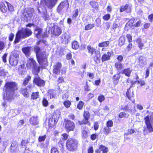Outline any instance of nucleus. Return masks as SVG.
<instances>
[{
	"label": "nucleus",
	"mask_w": 153,
	"mask_h": 153,
	"mask_svg": "<svg viewBox=\"0 0 153 153\" xmlns=\"http://www.w3.org/2000/svg\"><path fill=\"white\" fill-rule=\"evenodd\" d=\"M82 137L85 138L87 137L88 134V128L84 127L82 130Z\"/></svg>",
	"instance_id": "obj_20"
},
{
	"label": "nucleus",
	"mask_w": 153,
	"mask_h": 153,
	"mask_svg": "<svg viewBox=\"0 0 153 153\" xmlns=\"http://www.w3.org/2000/svg\"><path fill=\"white\" fill-rule=\"evenodd\" d=\"M106 125L108 127H110L112 126L113 122L112 120H109L107 122Z\"/></svg>",
	"instance_id": "obj_51"
},
{
	"label": "nucleus",
	"mask_w": 153,
	"mask_h": 153,
	"mask_svg": "<svg viewBox=\"0 0 153 153\" xmlns=\"http://www.w3.org/2000/svg\"><path fill=\"white\" fill-rule=\"evenodd\" d=\"M6 3L8 6V9L11 12L13 11L14 10L13 7L8 2H6Z\"/></svg>",
	"instance_id": "obj_47"
},
{
	"label": "nucleus",
	"mask_w": 153,
	"mask_h": 153,
	"mask_svg": "<svg viewBox=\"0 0 153 153\" xmlns=\"http://www.w3.org/2000/svg\"><path fill=\"white\" fill-rule=\"evenodd\" d=\"M88 119H83L81 121H79L78 123H79L80 125L82 124H88V125H90V123L88 122Z\"/></svg>",
	"instance_id": "obj_39"
},
{
	"label": "nucleus",
	"mask_w": 153,
	"mask_h": 153,
	"mask_svg": "<svg viewBox=\"0 0 153 153\" xmlns=\"http://www.w3.org/2000/svg\"><path fill=\"white\" fill-rule=\"evenodd\" d=\"M21 92L25 97H28L29 96V94L27 91V89L25 88L22 89Z\"/></svg>",
	"instance_id": "obj_38"
},
{
	"label": "nucleus",
	"mask_w": 153,
	"mask_h": 153,
	"mask_svg": "<svg viewBox=\"0 0 153 153\" xmlns=\"http://www.w3.org/2000/svg\"><path fill=\"white\" fill-rule=\"evenodd\" d=\"M69 7V4L68 1H64L61 2L58 6L57 9V11L59 12L62 9H67Z\"/></svg>",
	"instance_id": "obj_7"
},
{
	"label": "nucleus",
	"mask_w": 153,
	"mask_h": 153,
	"mask_svg": "<svg viewBox=\"0 0 153 153\" xmlns=\"http://www.w3.org/2000/svg\"><path fill=\"white\" fill-rule=\"evenodd\" d=\"M48 93L49 95L50 98L52 99L56 97V93L55 91L53 90H48Z\"/></svg>",
	"instance_id": "obj_24"
},
{
	"label": "nucleus",
	"mask_w": 153,
	"mask_h": 153,
	"mask_svg": "<svg viewBox=\"0 0 153 153\" xmlns=\"http://www.w3.org/2000/svg\"><path fill=\"white\" fill-rule=\"evenodd\" d=\"M46 135H44L43 136H40L39 137L38 140L39 142H41L44 141L46 138Z\"/></svg>",
	"instance_id": "obj_52"
},
{
	"label": "nucleus",
	"mask_w": 153,
	"mask_h": 153,
	"mask_svg": "<svg viewBox=\"0 0 153 153\" xmlns=\"http://www.w3.org/2000/svg\"><path fill=\"white\" fill-rule=\"evenodd\" d=\"M94 150L92 146L90 147L88 150V153H93Z\"/></svg>",
	"instance_id": "obj_64"
},
{
	"label": "nucleus",
	"mask_w": 153,
	"mask_h": 153,
	"mask_svg": "<svg viewBox=\"0 0 153 153\" xmlns=\"http://www.w3.org/2000/svg\"><path fill=\"white\" fill-rule=\"evenodd\" d=\"M22 29L24 34H25L24 35L25 38L29 36L32 34V32L30 29L26 28H22Z\"/></svg>",
	"instance_id": "obj_16"
},
{
	"label": "nucleus",
	"mask_w": 153,
	"mask_h": 153,
	"mask_svg": "<svg viewBox=\"0 0 153 153\" xmlns=\"http://www.w3.org/2000/svg\"><path fill=\"white\" fill-rule=\"evenodd\" d=\"M51 153H59V152L56 148L53 147L51 149Z\"/></svg>",
	"instance_id": "obj_53"
},
{
	"label": "nucleus",
	"mask_w": 153,
	"mask_h": 153,
	"mask_svg": "<svg viewBox=\"0 0 153 153\" xmlns=\"http://www.w3.org/2000/svg\"><path fill=\"white\" fill-rule=\"evenodd\" d=\"M30 123L33 125H37L38 124L37 117L36 116H33L31 117L30 120Z\"/></svg>",
	"instance_id": "obj_18"
},
{
	"label": "nucleus",
	"mask_w": 153,
	"mask_h": 153,
	"mask_svg": "<svg viewBox=\"0 0 153 153\" xmlns=\"http://www.w3.org/2000/svg\"><path fill=\"white\" fill-rule=\"evenodd\" d=\"M62 67L61 64L60 62H57L53 66V73L55 74L59 75L60 73V69Z\"/></svg>",
	"instance_id": "obj_9"
},
{
	"label": "nucleus",
	"mask_w": 153,
	"mask_h": 153,
	"mask_svg": "<svg viewBox=\"0 0 153 153\" xmlns=\"http://www.w3.org/2000/svg\"><path fill=\"white\" fill-rule=\"evenodd\" d=\"M126 95L128 98L130 100L133 102V91H131L130 90V88L128 89L126 92Z\"/></svg>",
	"instance_id": "obj_15"
},
{
	"label": "nucleus",
	"mask_w": 153,
	"mask_h": 153,
	"mask_svg": "<svg viewBox=\"0 0 153 153\" xmlns=\"http://www.w3.org/2000/svg\"><path fill=\"white\" fill-rule=\"evenodd\" d=\"M131 6L130 5L126 4L125 6H122L120 7V12H122L126 11L127 13H129L131 11Z\"/></svg>",
	"instance_id": "obj_12"
},
{
	"label": "nucleus",
	"mask_w": 153,
	"mask_h": 153,
	"mask_svg": "<svg viewBox=\"0 0 153 153\" xmlns=\"http://www.w3.org/2000/svg\"><path fill=\"white\" fill-rule=\"evenodd\" d=\"M84 103L83 102L80 101L77 106V108L79 109H81L83 107Z\"/></svg>",
	"instance_id": "obj_50"
},
{
	"label": "nucleus",
	"mask_w": 153,
	"mask_h": 153,
	"mask_svg": "<svg viewBox=\"0 0 153 153\" xmlns=\"http://www.w3.org/2000/svg\"><path fill=\"white\" fill-rule=\"evenodd\" d=\"M115 67L118 70H120L123 68L122 64L120 62H116L115 64Z\"/></svg>",
	"instance_id": "obj_31"
},
{
	"label": "nucleus",
	"mask_w": 153,
	"mask_h": 153,
	"mask_svg": "<svg viewBox=\"0 0 153 153\" xmlns=\"http://www.w3.org/2000/svg\"><path fill=\"white\" fill-rule=\"evenodd\" d=\"M59 117V114L54 113L52 118H50L49 120V125L50 127H52L57 122Z\"/></svg>",
	"instance_id": "obj_6"
},
{
	"label": "nucleus",
	"mask_w": 153,
	"mask_h": 153,
	"mask_svg": "<svg viewBox=\"0 0 153 153\" xmlns=\"http://www.w3.org/2000/svg\"><path fill=\"white\" fill-rule=\"evenodd\" d=\"M10 64L12 65H16L17 64V61L16 60H13V59H10L9 60Z\"/></svg>",
	"instance_id": "obj_49"
},
{
	"label": "nucleus",
	"mask_w": 153,
	"mask_h": 153,
	"mask_svg": "<svg viewBox=\"0 0 153 153\" xmlns=\"http://www.w3.org/2000/svg\"><path fill=\"white\" fill-rule=\"evenodd\" d=\"M5 46V44L3 42L0 41V51L2 50Z\"/></svg>",
	"instance_id": "obj_58"
},
{
	"label": "nucleus",
	"mask_w": 153,
	"mask_h": 153,
	"mask_svg": "<svg viewBox=\"0 0 153 153\" xmlns=\"http://www.w3.org/2000/svg\"><path fill=\"white\" fill-rule=\"evenodd\" d=\"M22 28L19 30L17 33L15 40L14 43L16 44L19 42L21 39L25 38V34H24Z\"/></svg>",
	"instance_id": "obj_5"
},
{
	"label": "nucleus",
	"mask_w": 153,
	"mask_h": 153,
	"mask_svg": "<svg viewBox=\"0 0 153 153\" xmlns=\"http://www.w3.org/2000/svg\"><path fill=\"white\" fill-rule=\"evenodd\" d=\"M123 109L129 112H134L135 111V107L133 109L129 108V107L128 105L126 106Z\"/></svg>",
	"instance_id": "obj_43"
},
{
	"label": "nucleus",
	"mask_w": 153,
	"mask_h": 153,
	"mask_svg": "<svg viewBox=\"0 0 153 153\" xmlns=\"http://www.w3.org/2000/svg\"><path fill=\"white\" fill-rule=\"evenodd\" d=\"M64 81V79L62 77H59L58 79V82L59 83L63 82Z\"/></svg>",
	"instance_id": "obj_63"
},
{
	"label": "nucleus",
	"mask_w": 153,
	"mask_h": 153,
	"mask_svg": "<svg viewBox=\"0 0 153 153\" xmlns=\"http://www.w3.org/2000/svg\"><path fill=\"white\" fill-rule=\"evenodd\" d=\"M62 139L63 140H66L68 138V135L66 134H64L62 135Z\"/></svg>",
	"instance_id": "obj_62"
},
{
	"label": "nucleus",
	"mask_w": 153,
	"mask_h": 153,
	"mask_svg": "<svg viewBox=\"0 0 153 153\" xmlns=\"http://www.w3.org/2000/svg\"><path fill=\"white\" fill-rule=\"evenodd\" d=\"M111 53L110 52H108L107 54H103L102 58V61H105L109 59L110 56H111Z\"/></svg>",
	"instance_id": "obj_17"
},
{
	"label": "nucleus",
	"mask_w": 153,
	"mask_h": 153,
	"mask_svg": "<svg viewBox=\"0 0 153 153\" xmlns=\"http://www.w3.org/2000/svg\"><path fill=\"white\" fill-rule=\"evenodd\" d=\"M31 77L30 76H27L24 79L23 82V85H26L29 82V81L31 79Z\"/></svg>",
	"instance_id": "obj_36"
},
{
	"label": "nucleus",
	"mask_w": 153,
	"mask_h": 153,
	"mask_svg": "<svg viewBox=\"0 0 153 153\" xmlns=\"http://www.w3.org/2000/svg\"><path fill=\"white\" fill-rule=\"evenodd\" d=\"M94 27V24H89L86 25L85 27V30H88L92 29Z\"/></svg>",
	"instance_id": "obj_32"
},
{
	"label": "nucleus",
	"mask_w": 153,
	"mask_h": 153,
	"mask_svg": "<svg viewBox=\"0 0 153 153\" xmlns=\"http://www.w3.org/2000/svg\"><path fill=\"white\" fill-rule=\"evenodd\" d=\"M110 15L109 14H107L105 15L103 17V19L106 21L108 20L110 18Z\"/></svg>",
	"instance_id": "obj_57"
},
{
	"label": "nucleus",
	"mask_w": 153,
	"mask_h": 153,
	"mask_svg": "<svg viewBox=\"0 0 153 153\" xmlns=\"http://www.w3.org/2000/svg\"><path fill=\"white\" fill-rule=\"evenodd\" d=\"M36 65V62L32 58H29L27 61V67L29 68H33Z\"/></svg>",
	"instance_id": "obj_14"
},
{
	"label": "nucleus",
	"mask_w": 153,
	"mask_h": 153,
	"mask_svg": "<svg viewBox=\"0 0 153 153\" xmlns=\"http://www.w3.org/2000/svg\"><path fill=\"white\" fill-rule=\"evenodd\" d=\"M100 150L103 153H106L108 152V149L105 146L102 145L100 146H99Z\"/></svg>",
	"instance_id": "obj_41"
},
{
	"label": "nucleus",
	"mask_w": 153,
	"mask_h": 153,
	"mask_svg": "<svg viewBox=\"0 0 153 153\" xmlns=\"http://www.w3.org/2000/svg\"><path fill=\"white\" fill-rule=\"evenodd\" d=\"M17 85L13 82H6L4 90L6 93L4 99L10 102L14 98V91L17 89Z\"/></svg>",
	"instance_id": "obj_1"
},
{
	"label": "nucleus",
	"mask_w": 153,
	"mask_h": 153,
	"mask_svg": "<svg viewBox=\"0 0 153 153\" xmlns=\"http://www.w3.org/2000/svg\"><path fill=\"white\" fill-rule=\"evenodd\" d=\"M77 146L78 142L76 140L70 139L67 140L66 147L68 150L74 151L77 149Z\"/></svg>",
	"instance_id": "obj_3"
},
{
	"label": "nucleus",
	"mask_w": 153,
	"mask_h": 153,
	"mask_svg": "<svg viewBox=\"0 0 153 153\" xmlns=\"http://www.w3.org/2000/svg\"><path fill=\"white\" fill-rule=\"evenodd\" d=\"M134 19H131L126 24V25H128L130 26H134L133 24L134 22Z\"/></svg>",
	"instance_id": "obj_48"
},
{
	"label": "nucleus",
	"mask_w": 153,
	"mask_h": 153,
	"mask_svg": "<svg viewBox=\"0 0 153 153\" xmlns=\"http://www.w3.org/2000/svg\"><path fill=\"white\" fill-rule=\"evenodd\" d=\"M42 29L39 28H37L35 31V34L36 36V37L38 39L40 38L41 36H43L41 34Z\"/></svg>",
	"instance_id": "obj_19"
},
{
	"label": "nucleus",
	"mask_w": 153,
	"mask_h": 153,
	"mask_svg": "<svg viewBox=\"0 0 153 153\" xmlns=\"http://www.w3.org/2000/svg\"><path fill=\"white\" fill-rule=\"evenodd\" d=\"M57 0H45L46 6L49 8H52L55 5Z\"/></svg>",
	"instance_id": "obj_13"
},
{
	"label": "nucleus",
	"mask_w": 153,
	"mask_h": 153,
	"mask_svg": "<svg viewBox=\"0 0 153 153\" xmlns=\"http://www.w3.org/2000/svg\"><path fill=\"white\" fill-rule=\"evenodd\" d=\"M119 118H121L123 117L125 118H128L129 116V115L128 114L126 113L125 112H120L119 114Z\"/></svg>",
	"instance_id": "obj_37"
},
{
	"label": "nucleus",
	"mask_w": 153,
	"mask_h": 153,
	"mask_svg": "<svg viewBox=\"0 0 153 153\" xmlns=\"http://www.w3.org/2000/svg\"><path fill=\"white\" fill-rule=\"evenodd\" d=\"M48 101L45 99L44 98L42 100V104L44 106L46 107L48 106Z\"/></svg>",
	"instance_id": "obj_55"
},
{
	"label": "nucleus",
	"mask_w": 153,
	"mask_h": 153,
	"mask_svg": "<svg viewBox=\"0 0 153 153\" xmlns=\"http://www.w3.org/2000/svg\"><path fill=\"white\" fill-rule=\"evenodd\" d=\"M63 37H64L65 41H68L70 38L69 35L66 34H65L63 36Z\"/></svg>",
	"instance_id": "obj_60"
},
{
	"label": "nucleus",
	"mask_w": 153,
	"mask_h": 153,
	"mask_svg": "<svg viewBox=\"0 0 153 153\" xmlns=\"http://www.w3.org/2000/svg\"><path fill=\"white\" fill-rule=\"evenodd\" d=\"M109 41H106L100 43L98 45V46L100 47H106L109 45Z\"/></svg>",
	"instance_id": "obj_29"
},
{
	"label": "nucleus",
	"mask_w": 153,
	"mask_h": 153,
	"mask_svg": "<svg viewBox=\"0 0 153 153\" xmlns=\"http://www.w3.org/2000/svg\"><path fill=\"white\" fill-rule=\"evenodd\" d=\"M34 12V10L33 8H30L27 9V13L28 16L31 17L33 16V13Z\"/></svg>",
	"instance_id": "obj_25"
},
{
	"label": "nucleus",
	"mask_w": 153,
	"mask_h": 153,
	"mask_svg": "<svg viewBox=\"0 0 153 153\" xmlns=\"http://www.w3.org/2000/svg\"><path fill=\"white\" fill-rule=\"evenodd\" d=\"M119 27V25L117 22H114L113 24V28L114 29H116Z\"/></svg>",
	"instance_id": "obj_59"
},
{
	"label": "nucleus",
	"mask_w": 153,
	"mask_h": 153,
	"mask_svg": "<svg viewBox=\"0 0 153 153\" xmlns=\"http://www.w3.org/2000/svg\"><path fill=\"white\" fill-rule=\"evenodd\" d=\"M139 62L140 65L145 64L146 63V59L143 56H140L139 59Z\"/></svg>",
	"instance_id": "obj_26"
},
{
	"label": "nucleus",
	"mask_w": 153,
	"mask_h": 153,
	"mask_svg": "<svg viewBox=\"0 0 153 153\" xmlns=\"http://www.w3.org/2000/svg\"><path fill=\"white\" fill-rule=\"evenodd\" d=\"M52 32L54 36H58L61 34L62 30L60 27L57 26H55L52 28Z\"/></svg>",
	"instance_id": "obj_10"
},
{
	"label": "nucleus",
	"mask_w": 153,
	"mask_h": 153,
	"mask_svg": "<svg viewBox=\"0 0 153 153\" xmlns=\"http://www.w3.org/2000/svg\"><path fill=\"white\" fill-rule=\"evenodd\" d=\"M144 120L145 123L146 127H144L143 131H146L147 130L149 132H153V128L151 123L150 119L148 116L145 117Z\"/></svg>",
	"instance_id": "obj_4"
},
{
	"label": "nucleus",
	"mask_w": 153,
	"mask_h": 153,
	"mask_svg": "<svg viewBox=\"0 0 153 153\" xmlns=\"http://www.w3.org/2000/svg\"><path fill=\"white\" fill-rule=\"evenodd\" d=\"M136 42L138 45V46L140 49L142 50L143 47L144 46V44L142 42V40L138 38L136 40Z\"/></svg>",
	"instance_id": "obj_28"
},
{
	"label": "nucleus",
	"mask_w": 153,
	"mask_h": 153,
	"mask_svg": "<svg viewBox=\"0 0 153 153\" xmlns=\"http://www.w3.org/2000/svg\"><path fill=\"white\" fill-rule=\"evenodd\" d=\"M22 51L27 56H28L30 54V48L26 47L22 49Z\"/></svg>",
	"instance_id": "obj_21"
},
{
	"label": "nucleus",
	"mask_w": 153,
	"mask_h": 153,
	"mask_svg": "<svg viewBox=\"0 0 153 153\" xmlns=\"http://www.w3.org/2000/svg\"><path fill=\"white\" fill-rule=\"evenodd\" d=\"M103 131L106 135H107L111 132V128L109 127H105L104 128Z\"/></svg>",
	"instance_id": "obj_42"
},
{
	"label": "nucleus",
	"mask_w": 153,
	"mask_h": 153,
	"mask_svg": "<svg viewBox=\"0 0 153 153\" xmlns=\"http://www.w3.org/2000/svg\"><path fill=\"white\" fill-rule=\"evenodd\" d=\"M33 82L39 86H44L45 85L44 81L37 75L34 77Z\"/></svg>",
	"instance_id": "obj_11"
},
{
	"label": "nucleus",
	"mask_w": 153,
	"mask_h": 153,
	"mask_svg": "<svg viewBox=\"0 0 153 153\" xmlns=\"http://www.w3.org/2000/svg\"><path fill=\"white\" fill-rule=\"evenodd\" d=\"M40 48L36 46L35 47L34 51L36 52V55L38 61L40 65L44 64L45 67L46 66L47 63V60L46 58V56L45 54V52H44V54L43 55V56H42L41 54H40Z\"/></svg>",
	"instance_id": "obj_2"
},
{
	"label": "nucleus",
	"mask_w": 153,
	"mask_h": 153,
	"mask_svg": "<svg viewBox=\"0 0 153 153\" xmlns=\"http://www.w3.org/2000/svg\"><path fill=\"white\" fill-rule=\"evenodd\" d=\"M11 153H18V149L17 148H15L11 145Z\"/></svg>",
	"instance_id": "obj_44"
},
{
	"label": "nucleus",
	"mask_w": 153,
	"mask_h": 153,
	"mask_svg": "<svg viewBox=\"0 0 153 153\" xmlns=\"http://www.w3.org/2000/svg\"><path fill=\"white\" fill-rule=\"evenodd\" d=\"M90 114L88 111H85L84 113V117L85 119L88 120L90 118Z\"/></svg>",
	"instance_id": "obj_46"
},
{
	"label": "nucleus",
	"mask_w": 153,
	"mask_h": 153,
	"mask_svg": "<svg viewBox=\"0 0 153 153\" xmlns=\"http://www.w3.org/2000/svg\"><path fill=\"white\" fill-rule=\"evenodd\" d=\"M131 72V70L129 68H126L123 70L121 72V73L124 74L126 76H130Z\"/></svg>",
	"instance_id": "obj_23"
},
{
	"label": "nucleus",
	"mask_w": 153,
	"mask_h": 153,
	"mask_svg": "<svg viewBox=\"0 0 153 153\" xmlns=\"http://www.w3.org/2000/svg\"><path fill=\"white\" fill-rule=\"evenodd\" d=\"M90 4L92 7L95 9H97L98 8V3L95 1H91L90 2Z\"/></svg>",
	"instance_id": "obj_30"
},
{
	"label": "nucleus",
	"mask_w": 153,
	"mask_h": 153,
	"mask_svg": "<svg viewBox=\"0 0 153 153\" xmlns=\"http://www.w3.org/2000/svg\"><path fill=\"white\" fill-rule=\"evenodd\" d=\"M0 8L1 11L4 13H6L7 10V8L4 4L2 2H0Z\"/></svg>",
	"instance_id": "obj_22"
},
{
	"label": "nucleus",
	"mask_w": 153,
	"mask_h": 153,
	"mask_svg": "<svg viewBox=\"0 0 153 153\" xmlns=\"http://www.w3.org/2000/svg\"><path fill=\"white\" fill-rule=\"evenodd\" d=\"M33 73L34 74L36 75L39 73V68L36 65L33 67Z\"/></svg>",
	"instance_id": "obj_40"
},
{
	"label": "nucleus",
	"mask_w": 153,
	"mask_h": 153,
	"mask_svg": "<svg viewBox=\"0 0 153 153\" xmlns=\"http://www.w3.org/2000/svg\"><path fill=\"white\" fill-rule=\"evenodd\" d=\"M98 99L100 102H102L105 100V97L103 95L99 96L98 97Z\"/></svg>",
	"instance_id": "obj_54"
},
{
	"label": "nucleus",
	"mask_w": 153,
	"mask_h": 153,
	"mask_svg": "<svg viewBox=\"0 0 153 153\" xmlns=\"http://www.w3.org/2000/svg\"><path fill=\"white\" fill-rule=\"evenodd\" d=\"M87 48L88 51V53H90L91 55H92L94 53H96V49L90 46H88Z\"/></svg>",
	"instance_id": "obj_27"
},
{
	"label": "nucleus",
	"mask_w": 153,
	"mask_h": 153,
	"mask_svg": "<svg viewBox=\"0 0 153 153\" xmlns=\"http://www.w3.org/2000/svg\"><path fill=\"white\" fill-rule=\"evenodd\" d=\"M65 128L68 131H73L75 128L74 123L70 120H67L65 123Z\"/></svg>",
	"instance_id": "obj_8"
},
{
	"label": "nucleus",
	"mask_w": 153,
	"mask_h": 153,
	"mask_svg": "<svg viewBox=\"0 0 153 153\" xmlns=\"http://www.w3.org/2000/svg\"><path fill=\"white\" fill-rule=\"evenodd\" d=\"M64 105L67 108H69L71 104V102L69 100H66L65 101L63 102Z\"/></svg>",
	"instance_id": "obj_45"
},
{
	"label": "nucleus",
	"mask_w": 153,
	"mask_h": 153,
	"mask_svg": "<svg viewBox=\"0 0 153 153\" xmlns=\"http://www.w3.org/2000/svg\"><path fill=\"white\" fill-rule=\"evenodd\" d=\"M137 82L138 84H140V85L141 86L144 85H145V82L143 80H141V79H140L137 81Z\"/></svg>",
	"instance_id": "obj_61"
},
{
	"label": "nucleus",
	"mask_w": 153,
	"mask_h": 153,
	"mask_svg": "<svg viewBox=\"0 0 153 153\" xmlns=\"http://www.w3.org/2000/svg\"><path fill=\"white\" fill-rule=\"evenodd\" d=\"M79 47V44L78 42L76 41H74L72 43V48L75 50L78 49Z\"/></svg>",
	"instance_id": "obj_35"
},
{
	"label": "nucleus",
	"mask_w": 153,
	"mask_h": 153,
	"mask_svg": "<svg viewBox=\"0 0 153 153\" xmlns=\"http://www.w3.org/2000/svg\"><path fill=\"white\" fill-rule=\"evenodd\" d=\"M39 97V94L38 92H33L31 95V98L33 100H36Z\"/></svg>",
	"instance_id": "obj_34"
},
{
	"label": "nucleus",
	"mask_w": 153,
	"mask_h": 153,
	"mask_svg": "<svg viewBox=\"0 0 153 153\" xmlns=\"http://www.w3.org/2000/svg\"><path fill=\"white\" fill-rule=\"evenodd\" d=\"M125 41V37L123 36H121L119 40V45L120 46L123 45L124 44Z\"/></svg>",
	"instance_id": "obj_33"
},
{
	"label": "nucleus",
	"mask_w": 153,
	"mask_h": 153,
	"mask_svg": "<svg viewBox=\"0 0 153 153\" xmlns=\"http://www.w3.org/2000/svg\"><path fill=\"white\" fill-rule=\"evenodd\" d=\"M120 77L119 74H117L114 75L113 76V79L114 80L119 79Z\"/></svg>",
	"instance_id": "obj_56"
}]
</instances>
